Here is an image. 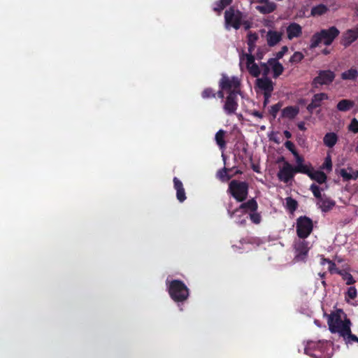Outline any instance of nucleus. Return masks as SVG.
<instances>
[{
	"instance_id": "57",
	"label": "nucleus",
	"mask_w": 358,
	"mask_h": 358,
	"mask_svg": "<svg viewBox=\"0 0 358 358\" xmlns=\"http://www.w3.org/2000/svg\"><path fill=\"white\" fill-rule=\"evenodd\" d=\"M297 127L299 130L301 131H306V127H305V122H300L298 123Z\"/></svg>"
},
{
	"instance_id": "19",
	"label": "nucleus",
	"mask_w": 358,
	"mask_h": 358,
	"mask_svg": "<svg viewBox=\"0 0 358 358\" xmlns=\"http://www.w3.org/2000/svg\"><path fill=\"white\" fill-rule=\"evenodd\" d=\"M173 187L176 190V198L180 202L185 201L187 199L182 182L176 177L173 178Z\"/></svg>"
},
{
	"instance_id": "45",
	"label": "nucleus",
	"mask_w": 358,
	"mask_h": 358,
	"mask_svg": "<svg viewBox=\"0 0 358 358\" xmlns=\"http://www.w3.org/2000/svg\"><path fill=\"white\" fill-rule=\"evenodd\" d=\"M327 263L329 264L328 270L330 272V273H331V274L337 273L338 274V272L341 271V270L336 267V264L333 261H331V260L327 261Z\"/></svg>"
},
{
	"instance_id": "39",
	"label": "nucleus",
	"mask_w": 358,
	"mask_h": 358,
	"mask_svg": "<svg viewBox=\"0 0 358 358\" xmlns=\"http://www.w3.org/2000/svg\"><path fill=\"white\" fill-rule=\"evenodd\" d=\"M310 189L313 192L314 196L318 200L320 199L323 196L321 194V189L319 186L315 184H312L310 187Z\"/></svg>"
},
{
	"instance_id": "18",
	"label": "nucleus",
	"mask_w": 358,
	"mask_h": 358,
	"mask_svg": "<svg viewBox=\"0 0 358 358\" xmlns=\"http://www.w3.org/2000/svg\"><path fill=\"white\" fill-rule=\"evenodd\" d=\"M336 172L343 178V181L357 180L358 178V171H354L351 167L348 168V169H336Z\"/></svg>"
},
{
	"instance_id": "63",
	"label": "nucleus",
	"mask_w": 358,
	"mask_h": 358,
	"mask_svg": "<svg viewBox=\"0 0 358 358\" xmlns=\"http://www.w3.org/2000/svg\"><path fill=\"white\" fill-rule=\"evenodd\" d=\"M253 170L256 172H259L257 168H256L255 166L253 167Z\"/></svg>"
},
{
	"instance_id": "13",
	"label": "nucleus",
	"mask_w": 358,
	"mask_h": 358,
	"mask_svg": "<svg viewBox=\"0 0 358 358\" xmlns=\"http://www.w3.org/2000/svg\"><path fill=\"white\" fill-rule=\"evenodd\" d=\"M294 174L295 171L294 166H292L288 162H285L283 166L278 173V177L280 180L284 182H288L294 178Z\"/></svg>"
},
{
	"instance_id": "23",
	"label": "nucleus",
	"mask_w": 358,
	"mask_h": 358,
	"mask_svg": "<svg viewBox=\"0 0 358 358\" xmlns=\"http://www.w3.org/2000/svg\"><path fill=\"white\" fill-rule=\"evenodd\" d=\"M254 1H251L253 3ZM261 3L260 5L256 7L257 10H258L262 14H268L272 13L275 8L276 5L273 1H259Z\"/></svg>"
},
{
	"instance_id": "64",
	"label": "nucleus",
	"mask_w": 358,
	"mask_h": 358,
	"mask_svg": "<svg viewBox=\"0 0 358 358\" xmlns=\"http://www.w3.org/2000/svg\"><path fill=\"white\" fill-rule=\"evenodd\" d=\"M245 222H246V221L244 220H242V221L241 222V224H245Z\"/></svg>"
},
{
	"instance_id": "22",
	"label": "nucleus",
	"mask_w": 358,
	"mask_h": 358,
	"mask_svg": "<svg viewBox=\"0 0 358 358\" xmlns=\"http://www.w3.org/2000/svg\"><path fill=\"white\" fill-rule=\"evenodd\" d=\"M268 64L271 66L273 70V77L274 78H278L284 71V67L282 64L279 62L276 59H269Z\"/></svg>"
},
{
	"instance_id": "26",
	"label": "nucleus",
	"mask_w": 358,
	"mask_h": 358,
	"mask_svg": "<svg viewBox=\"0 0 358 358\" xmlns=\"http://www.w3.org/2000/svg\"><path fill=\"white\" fill-rule=\"evenodd\" d=\"M247 44L248 45V52L247 54H252L256 47V42L259 39V36L257 33L249 32L247 36Z\"/></svg>"
},
{
	"instance_id": "7",
	"label": "nucleus",
	"mask_w": 358,
	"mask_h": 358,
	"mask_svg": "<svg viewBox=\"0 0 358 358\" xmlns=\"http://www.w3.org/2000/svg\"><path fill=\"white\" fill-rule=\"evenodd\" d=\"M336 78V74L331 70H320L317 76L313 78L311 85L313 88H318L322 85H329Z\"/></svg>"
},
{
	"instance_id": "1",
	"label": "nucleus",
	"mask_w": 358,
	"mask_h": 358,
	"mask_svg": "<svg viewBox=\"0 0 358 358\" xmlns=\"http://www.w3.org/2000/svg\"><path fill=\"white\" fill-rule=\"evenodd\" d=\"M327 324L331 333H338L340 336L345 332L344 329L352 324L350 320L341 309H338L328 315Z\"/></svg>"
},
{
	"instance_id": "42",
	"label": "nucleus",
	"mask_w": 358,
	"mask_h": 358,
	"mask_svg": "<svg viewBox=\"0 0 358 358\" xmlns=\"http://www.w3.org/2000/svg\"><path fill=\"white\" fill-rule=\"evenodd\" d=\"M357 296V289L355 287H350L348 289V291L345 294V299L348 301L347 298L348 297L350 299H355Z\"/></svg>"
},
{
	"instance_id": "5",
	"label": "nucleus",
	"mask_w": 358,
	"mask_h": 358,
	"mask_svg": "<svg viewBox=\"0 0 358 358\" xmlns=\"http://www.w3.org/2000/svg\"><path fill=\"white\" fill-rule=\"evenodd\" d=\"M243 18V15L241 11L230 7L224 13L226 29H229L232 27L236 30L238 29L242 24Z\"/></svg>"
},
{
	"instance_id": "14",
	"label": "nucleus",
	"mask_w": 358,
	"mask_h": 358,
	"mask_svg": "<svg viewBox=\"0 0 358 358\" xmlns=\"http://www.w3.org/2000/svg\"><path fill=\"white\" fill-rule=\"evenodd\" d=\"M328 99V94L324 92L314 94L312 97L311 102L306 107L307 110L310 114H313V110L317 108H320L322 106V101Z\"/></svg>"
},
{
	"instance_id": "31",
	"label": "nucleus",
	"mask_w": 358,
	"mask_h": 358,
	"mask_svg": "<svg viewBox=\"0 0 358 358\" xmlns=\"http://www.w3.org/2000/svg\"><path fill=\"white\" fill-rule=\"evenodd\" d=\"M226 131L223 129H220L215 136V139L217 145L220 149H224L226 148V141H224Z\"/></svg>"
},
{
	"instance_id": "38",
	"label": "nucleus",
	"mask_w": 358,
	"mask_h": 358,
	"mask_svg": "<svg viewBox=\"0 0 358 358\" xmlns=\"http://www.w3.org/2000/svg\"><path fill=\"white\" fill-rule=\"evenodd\" d=\"M282 106V103L279 101L278 103L271 106L269 109V113L273 119L276 118L277 114Z\"/></svg>"
},
{
	"instance_id": "56",
	"label": "nucleus",
	"mask_w": 358,
	"mask_h": 358,
	"mask_svg": "<svg viewBox=\"0 0 358 358\" xmlns=\"http://www.w3.org/2000/svg\"><path fill=\"white\" fill-rule=\"evenodd\" d=\"M252 115L255 116V117H257L258 118H262L263 117V115L262 113H260L259 111L258 110H253L252 113H251Z\"/></svg>"
},
{
	"instance_id": "3",
	"label": "nucleus",
	"mask_w": 358,
	"mask_h": 358,
	"mask_svg": "<svg viewBox=\"0 0 358 358\" xmlns=\"http://www.w3.org/2000/svg\"><path fill=\"white\" fill-rule=\"evenodd\" d=\"M339 34L340 31L334 26L327 29H323L312 36L310 48L311 49L315 48L322 42H323L325 45H330Z\"/></svg>"
},
{
	"instance_id": "52",
	"label": "nucleus",
	"mask_w": 358,
	"mask_h": 358,
	"mask_svg": "<svg viewBox=\"0 0 358 358\" xmlns=\"http://www.w3.org/2000/svg\"><path fill=\"white\" fill-rule=\"evenodd\" d=\"M296 159V165L303 164L304 159L302 156L299 155L296 152L295 155H293Z\"/></svg>"
},
{
	"instance_id": "8",
	"label": "nucleus",
	"mask_w": 358,
	"mask_h": 358,
	"mask_svg": "<svg viewBox=\"0 0 358 358\" xmlns=\"http://www.w3.org/2000/svg\"><path fill=\"white\" fill-rule=\"evenodd\" d=\"M240 80L236 76L230 78L225 74H222V78L219 81V87L222 90H225L228 94L231 91H236L240 93Z\"/></svg>"
},
{
	"instance_id": "40",
	"label": "nucleus",
	"mask_w": 358,
	"mask_h": 358,
	"mask_svg": "<svg viewBox=\"0 0 358 358\" xmlns=\"http://www.w3.org/2000/svg\"><path fill=\"white\" fill-rule=\"evenodd\" d=\"M250 220L255 224H258L262 221V216L260 213L257 211H253L249 214Z\"/></svg>"
},
{
	"instance_id": "49",
	"label": "nucleus",
	"mask_w": 358,
	"mask_h": 358,
	"mask_svg": "<svg viewBox=\"0 0 358 358\" xmlns=\"http://www.w3.org/2000/svg\"><path fill=\"white\" fill-rule=\"evenodd\" d=\"M322 167L324 169H326L328 171H331V168H332V162H331V157L329 156H327L326 158H325V160H324V162L322 165Z\"/></svg>"
},
{
	"instance_id": "28",
	"label": "nucleus",
	"mask_w": 358,
	"mask_h": 358,
	"mask_svg": "<svg viewBox=\"0 0 358 358\" xmlns=\"http://www.w3.org/2000/svg\"><path fill=\"white\" fill-rule=\"evenodd\" d=\"M355 106V102L350 99H342L336 106L338 110L341 112H347L352 109Z\"/></svg>"
},
{
	"instance_id": "43",
	"label": "nucleus",
	"mask_w": 358,
	"mask_h": 358,
	"mask_svg": "<svg viewBox=\"0 0 358 358\" xmlns=\"http://www.w3.org/2000/svg\"><path fill=\"white\" fill-rule=\"evenodd\" d=\"M348 130L355 133H358V120L356 118H353L350 124L348 125Z\"/></svg>"
},
{
	"instance_id": "50",
	"label": "nucleus",
	"mask_w": 358,
	"mask_h": 358,
	"mask_svg": "<svg viewBox=\"0 0 358 358\" xmlns=\"http://www.w3.org/2000/svg\"><path fill=\"white\" fill-rule=\"evenodd\" d=\"M264 55V52L260 48H259L257 49L256 55H255V59H257L258 60H261L263 59Z\"/></svg>"
},
{
	"instance_id": "35",
	"label": "nucleus",
	"mask_w": 358,
	"mask_h": 358,
	"mask_svg": "<svg viewBox=\"0 0 358 358\" xmlns=\"http://www.w3.org/2000/svg\"><path fill=\"white\" fill-rule=\"evenodd\" d=\"M338 274L342 276L343 280L346 282L348 285H353L355 282L353 276L345 270H341Z\"/></svg>"
},
{
	"instance_id": "21",
	"label": "nucleus",
	"mask_w": 358,
	"mask_h": 358,
	"mask_svg": "<svg viewBox=\"0 0 358 358\" xmlns=\"http://www.w3.org/2000/svg\"><path fill=\"white\" fill-rule=\"evenodd\" d=\"M317 204L322 212L327 213L333 208L336 203L334 200L324 194L323 196L318 200Z\"/></svg>"
},
{
	"instance_id": "11",
	"label": "nucleus",
	"mask_w": 358,
	"mask_h": 358,
	"mask_svg": "<svg viewBox=\"0 0 358 358\" xmlns=\"http://www.w3.org/2000/svg\"><path fill=\"white\" fill-rule=\"evenodd\" d=\"M295 250L294 259L297 262H305L309 250L308 242L306 241H298L294 246Z\"/></svg>"
},
{
	"instance_id": "51",
	"label": "nucleus",
	"mask_w": 358,
	"mask_h": 358,
	"mask_svg": "<svg viewBox=\"0 0 358 358\" xmlns=\"http://www.w3.org/2000/svg\"><path fill=\"white\" fill-rule=\"evenodd\" d=\"M315 343L313 341H308L307 343L306 346L305 347V349H304L305 353L307 355H310L309 352H308L309 350L311 348H313L315 347Z\"/></svg>"
},
{
	"instance_id": "15",
	"label": "nucleus",
	"mask_w": 358,
	"mask_h": 358,
	"mask_svg": "<svg viewBox=\"0 0 358 358\" xmlns=\"http://www.w3.org/2000/svg\"><path fill=\"white\" fill-rule=\"evenodd\" d=\"M256 86L264 91V93L271 94L273 91V83L268 77H262L256 80Z\"/></svg>"
},
{
	"instance_id": "53",
	"label": "nucleus",
	"mask_w": 358,
	"mask_h": 358,
	"mask_svg": "<svg viewBox=\"0 0 358 358\" xmlns=\"http://www.w3.org/2000/svg\"><path fill=\"white\" fill-rule=\"evenodd\" d=\"M238 211H240L239 207L236 208L234 210H231L229 208H227V213L230 218H233L236 213H238Z\"/></svg>"
},
{
	"instance_id": "48",
	"label": "nucleus",
	"mask_w": 358,
	"mask_h": 358,
	"mask_svg": "<svg viewBox=\"0 0 358 358\" xmlns=\"http://www.w3.org/2000/svg\"><path fill=\"white\" fill-rule=\"evenodd\" d=\"M285 148L289 150L293 155H295V153L297 152L295 149L294 144L289 141H287L285 143Z\"/></svg>"
},
{
	"instance_id": "30",
	"label": "nucleus",
	"mask_w": 358,
	"mask_h": 358,
	"mask_svg": "<svg viewBox=\"0 0 358 358\" xmlns=\"http://www.w3.org/2000/svg\"><path fill=\"white\" fill-rule=\"evenodd\" d=\"M351 326L344 329L345 332L341 336L343 338L346 344H352L353 342H357L358 337L352 334Z\"/></svg>"
},
{
	"instance_id": "62",
	"label": "nucleus",
	"mask_w": 358,
	"mask_h": 358,
	"mask_svg": "<svg viewBox=\"0 0 358 358\" xmlns=\"http://www.w3.org/2000/svg\"><path fill=\"white\" fill-rule=\"evenodd\" d=\"M320 275L321 278H324L325 273H320Z\"/></svg>"
},
{
	"instance_id": "47",
	"label": "nucleus",
	"mask_w": 358,
	"mask_h": 358,
	"mask_svg": "<svg viewBox=\"0 0 358 358\" xmlns=\"http://www.w3.org/2000/svg\"><path fill=\"white\" fill-rule=\"evenodd\" d=\"M219 4L217 7L214 8V10L220 13L222 11L226 6L230 4L231 1H219Z\"/></svg>"
},
{
	"instance_id": "29",
	"label": "nucleus",
	"mask_w": 358,
	"mask_h": 358,
	"mask_svg": "<svg viewBox=\"0 0 358 358\" xmlns=\"http://www.w3.org/2000/svg\"><path fill=\"white\" fill-rule=\"evenodd\" d=\"M358 77V71L356 68H351L343 72L341 75V79L344 80H355Z\"/></svg>"
},
{
	"instance_id": "2",
	"label": "nucleus",
	"mask_w": 358,
	"mask_h": 358,
	"mask_svg": "<svg viewBox=\"0 0 358 358\" xmlns=\"http://www.w3.org/2000/svg\"><path fill=\"white\" fill-rule=\"evenodd\" d=\"M167 291L171 299L176 303L185 301L189 296V289L183 281L172 280L166 281Z\"/></svg>"
},
{
	"instance_id": "4",
	"label": "nucleus",
	"mask_w": 358,
	"mask_h": 358,
	"mask_svg": "<svg viewBox=\"0 0 358 358\" xmlns=\"http://www.w3.org/2000/svg\"><path fill=\"white\" fill-rule=\"evenodd\" d=\"M249 185L245 181L232 180L229 184L227 192L231 194L236 201L243 202L248 196Z\"/></svg>"
},
{
	"instance_id": "44",
	"label": "nucleus",
	"mask_w": 358,
	"mask_h": 358,
	"mask_svg": "<svg viewBox=\"0 0 358 358\" xmlns=\"http://www.w3.org/2000/svg\"><path fill=\"white\" fill-rule=\"evenodd\" d=\"M270 66L268 64V62L266 63L261 62L260 63V67L261 71L262 72L263 77H268V75L270 73Z\"/></svg>"
},
{
	"instance_id": "16",
	"label": "nucleus",
	"mask_w": 358,
	"mask_h": 358,
	"mask_svg": "<svg viewBox=\"0 0 358 358\" xmlns=\"http://www.w3.org/2000/svg\"><path fill=\"white\" fill-rule=\"evenodd\" d=\"M287 38L292 40L294 38L300 37L302 35V27L296 22L290 23L286 29Z\"/></svg>"
},
{
	"instance_id": "25",
	"label": "nucleus",
	"mask_w": 358,
	"mask_h": 358,
	"mask_svg": "<svg viewBox=\"0 0 358 358\" xmlns=\"http://www.w3.org/2000/svg\"><path fill=\"white\" fill-rule=\"evenodd\" d=\"M338 135L334 132L327 133L323 138L324 144L328 148H333L338 142Z\"/></svg>"
},
{
	"instance_id": "20",
	"label": "nucleus",
	"mask_w": 358,
	"mask_h": 358,
	"mask_svg": "<svg viewBox=\"0 0 358 358\" xmlns=\"http://www.w3.org/2000/svg\"><path fill=\"white\" fill-rule=\"evenodd\" d=\"M240 210L242 211L243 213H252L253 211H257L258 209V203L257 201L252 198L248 200L246 202H243L239 206Z\"/></svg>"
},
{
	"instance_id": "33",
	"label": "nucleus",
	"mask_w": 358,
	"mask_h": 358,
	"mask_svg": "<svg viewBox=\"0 0 358 358\" xmlns=\"http://www.w3.org/2000/svg\"><path fill=\"white\" fill-rule=\"evenodd\" d=\"M229 170V169L226 167L218 170L217 172V177L223 182L230 180L232 178V176H230L227 173Z\"/></svg>"
},
{
	"instance_id": "54",
	"label": "nucleus",
	"mask_w": 358,
	"mask_h": 358,
	"mask_svg": "<svg viewBox=\"0 0 358 358\" xmlns=\"http://www.w3.org/2000/svg\"><path fill=\"white\" fill-rule=\"evenodd\" d=\"M271 96V94L264 93V100L263 104H264V107L268 104L269 98Z\"/></svg>"
},
{
	"instance_id": "60",
	"label": "nucleus",
	"mask_w": 358,
	"mask_h": 358,
	"mask_svg": "<svg viewBox=\"0 0 358 358\" xmlns=\"http://www.w3.org/2000/svg\"><path fill=\"white\" fill-rule=\"evenodd\" d=\"M322 54H324V55H327L330 53V50L327 48H324L322 50Z\"/></svg>"
},
{
	"instance_id": "55",
	"label": "nucleus",
	"mask_w": 358,
	"mask_h": 358,
	"mask_svg": "<svg viewBox=\"0 0 358 358\" xmlns=\"http://www.w3.org/2000/svg\"><path fill=\"white\" fill-rule=\"evenodd\" d=\"M224 91L226 90L220 88V90L216 92V96H217L218 98L223 99L224 97Z\"/></svg>"
},
{
	"instance_id": "24",
	"label": "nucleus",
	"mask_w": 358,
	"mask_h": 358,
	"mask_svg": "<svg viewBox=\"0 0 358 358\" xmlns=\"http://www.w3.org/2000/svg\"><path fill=\"white\" fill-rule=\"evenodd\" d=\"M299 113V108L298 106H287L282 110L281 117L293 120Z\"/></svg>"
},
{
	"instance_id": "59",
	"label": "nucleus",
	"mask_w": 358,
	"mask_h": 358,
	"mask_svg": "<svg viewBox=\"0 0 358 358\" xmlns=\"http://www.w3.org/2000/svg\"><path fill=\"white\" fill-rule=\"evenodd\" d=\"M327 261H331V260L322 256L320 264L322 265H324L325 263H327Z\"/></svg>"
},
{
	"instance_id": "36",
	"label": "nucleus",
	"mask_w": 358,
	"mask_h": 358,
	"mask_svg": "<svg viewBox=\"0 0 358 358\" xmlns=\"http://www.w3.org/2000/svg\"><path fill=\"white\" fill-rule=\"evenodd\" d=\"M201 96L203 99H213L216 97V92L211 87H206L201 92Z\"/></svg>"
},
{
	"instance_id": "46",
	"label": "nucleus",
	"mask_w": 358,
	"mask_h": 358,
	"mask_svg": "<svg viewBox=\"0 0 358 358\" xmlns=\"http://www.w3.org/2000/svg\"><path fill=\"white\" fill-rule=\"evenodd\" d=\"M288 51V48L286 45H284L281 48V50L278 52L275 55V57L274 59H276V60H279L283 57V56L286 54V52Z\"/></svg>"
},
{
	"instance_id": "27",
	"label": "nucleus",
	"mask_w": 358,
	"mask_h": 358,
	"mask_svg": "<svg viewBox=\"0 0 358 358\" xmlns=\"http://www.w3.org/2000/svg\"><path fill=\"white\" fill-rule=\"evenodd\" d=\"M308 177L310 179L315 180L319 184L325 182L327 178V175L323 171H314L313 169L311 171Z\"/></svg>"
},
{
	"instance_id": "32",
	"label": "nucleus",
	"mask_w": 358,
	"mask_h": 358,
	"mask_svg": "<svg viewBox=\"0 0 358 358\" xmlns=\"http://www.w3.org/2000/svg\"><path fill=\"white\" fill-rule=\"evenodd\" d=\"M295 173H301L303 174H306L308 176H309V174L310 173L311 171L313 169V168L311 166L310 164L306 165V164H298L296 166L294 167Z\"/></svg>"
},
{
	"instance_id": "37",
	"label": "nucleus",
	"mask_w": 358,
	"mask_h": 358,
	"mask_svg": "<svg viewBox=\"0 0 358 358\" xmlns=\"http://www.w3.org/2000/svg\"><path fill=\"white\" fill-rule=\"evenodd\" d=\"M327 11V8L323 4H320L313 7L311 10V15L313 16H319L324 14Z\"/></svg>"
},
{
	"instance_id": "58",
	"label": "nucleus",
	"mask_w": 358,
	"mask_h": 358,
	"mask_svg": "<svg viewBox=\"0 0 358 358\" xmlns=\"http://www.w3.org/2000/svg\"><path fill=\"white\" fill-rule=\"evenodd\" d=\"M283 134L286 138L289 139L292 138V134L289 131L285 130L284 131Z\"/></svg>"
},
{
	"instance_id": "6",
	"label": "nucleus",
	"mask_w": 358,
	"mask_h": 358,
	"mask_svg": "<svg viewBox=\"0 0 358 358\" xmlns=\"http://www.w3.org/2000/svg\"><path fill=\"white\" fill-rule=\"evenodd\" d=\"M296 224V234L302 239L308 238L313 230V220L306 215L299 217Z\"/></svg>"
},
{
	"instance_id": "61",
	"label": "nucleus",
	"mask_w": 358,
	"mask_h": 358,
	"mask_svg": "<svg viewBox=\"0 0 358 358\" xmlns=\"http://www.w3.org/2000/svg\"><path fill=\"white\" fill-rule=\"evenodd\" d=\"M244 24H245V28L247 29H249L250 27L249 25V24H248L246 22L244 23Z\"/></svg>"
},
{
	"instance_id": "9",
	"label": "nucleus",
	"mask_w": 358,
	"mask_h": 358,
	"mask_svg": "<svg viewBox=\"0 0 358 358\" xmlns=\"http://www.w3.org/2000/svg\"><path fill=\"white\" fill-rule=\"evenodd\" d=\"M238 92L231 91L229 92L227 96L223 106V109L225 113L228 115H233L238 109Z\"/></svg>"
},
{
	"instance_id": "17",
	"label": "nucleus",
	"mask_w": 358,
	"mask_h": 358,
	"mask_svg": "<svg viewBox=\"0 0 358 358\" xmlns=\"http://www.w3.org/2000/svg\"><path fill=\"white\" fill-rule=\"evenodd\" d=\"M282 37V33L273 30H268L266 35V42L269 47H273L277 45Z\"/></svg>"
},
{
	"instance_id": "12",
	"label": "nucleus",
	"mask_w": 358,
	"mask_h": 358,
	"mask_svg": "<svg viewBox=\"0 0 358 358\" xmlns=\"http://www.w3.org/2000/svg\"><path fill=\"white\" fill-rule=\"evenodd\" d=\"M358 39V24L353 28L347 29L341 38V44L345 48L349 47Z\"/></svg>"
},
{
	"instance_id": "10",
	"label": "nucleus",
	"mask_w": 358,
	"mask_h": 358,
	"mask_svg": "<svg viewBox=\"0 0 358 358\" xmlns=\"http://www.w3.org/2000/svg\"><path fill=\"white\" fill-rule=\"evenodd\" d=\"M246 59V67L249 73L255 77L257 78L261 74L260 67L255 62V57L252 54H244L243 52L240 55L241 61Z\"/></svg>"
},
{
	"instance_id": "34",
	"label": "nucleus",
	"mask_w": 358,
	"mask_h": 358,
	"mask_svg": "<svg viewBox=\"0 0 358 358\" xmlns=\"http://www.w3.org/2000/svg\"><path fill=\"white\" fill-rule=\"evenodd\" d=\"M286 208L290 213H294L298 208V202L292 197L286 198Z\"/></svg>"
},
{
	"instance_id": "41",
	"label": "nucleus",
	"mask_w": 358,
	"mask_h": 358,
	"mask_svg": "<svg viewBox=\"0 0 358 358\" xmlns=\"http://www.w3.org/2000/svg\"><path fill=\"white\" fill-rule=\"evenodd\" d=\"M304 56L301 52H295L289 59V62L291 63H299L303 59Z\"/></svg>"
}]
</instances>
